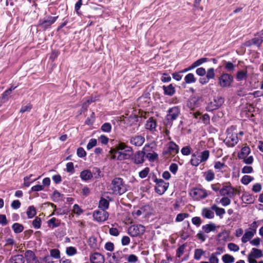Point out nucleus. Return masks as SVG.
<instances>
[{"label": "nucleus", "mask_w": 263, "mask_h": 263, "mask_svg": "<svg viewBox=\"0 0 263 263\" xmlns=\"http://www.w3.org/2000/svg\"><path fill=\"white\" fill-rule=\"evenodd\" d=\"M117 156L118 160L122 161L128 159L132 155L133 149L124 142H120L117 145Z\"/></svg>", "instance_id": "obj_1"}, {"label": "nucleus", "mask_w": 263, "mask_h": 263, "mask_svg": "<svg viewBox=\"0 0 263 263\" xmlns=\"http://www.w3.org/2000/svg\"><path fill=\"white\" fill-rule=\"evenodd\" d=\"M110 189L115 194L121 195L124 193L127 188L124 183L123 180L120 178H115L110 185Z\"/></svg>", "instance_id": "obj_2"}, {"label": "nucleus", "mask_w": 263, "mask_h": 263, "mask_svg": "<svg viewBox=\"0 0 263 263\" xmlns=\"http://www.w3.org/2000/svg\"><path fill=\"white\" fill-rule=\"evenodd\" d=\"M224 142L229 146H233L238 142L237 132L234 127L228 129Z\"/></svg>", "instance_id": "obj_3"}, {"label": "nucleus", "mask_w": 263, "mask_h": 263, "mask_svg": "<svg viewBox=\"0 0 263 263\" xmlns=\"http://www.w3.org/2000/svg\"><path fill=\"white\" fill-rule=\"evenodd\" d=\"M218 84L222 87H229L231 86L233 81V77L232 76L224 73L220 76L218 79Z\"/></svg>", "instance_id": "obj_4"}, {"label": "nucleus", "mask_w": 263, "mask_h": 263, "mask_svg": "<svg viewBox=\"0 0 263 263\" xmlns=\"http://www.w3.org/2000/svg\"><path fill=\"white\" fill-rule=\"evenodd\" d=\"M223 102L224 100L221 97H215L206 106V109L209 111L217 109L222 105Z\"/></svg>", "instance_id": "obj_5"}, {"label": "nucleus", "mask_w": 263, "mask_h": 263, "mask_svg": "<svg viewBox=\"0 0 263 263\" xmlns=\"http://www.w3.org/2000/svg\"><path fill=\"white\" fill-rule=\"evenodd\" d=\"M145 232V228L141 224L131 226L128 228V234L133 237L142 235Z\"/></svg>", "instance_id": "obj_6"}, {"label": "nucleus", "mask_w": 263, "mask_h": 263, "mask_svg": "<svg viewBox=\"0 0 263 263\" xmlns=\"http://www.w3.org/2000/svg\"><path fill=\"white\" fill-rule=\"evenodd\" d=\"M156 192L159 195L163 194L168 187V183L164 182L162 179H156Z\"/></svg>", "instance_id": "obj_7"}, {"label": "nucleus", "mask_w": 263, "mask_h": 263, "mask_svg": "<svg viewBox=\"0 0 263 263\" xmlns=\"http://www.w3.org/2000/svg\"><path fill=\"white\" fill-rule=\"evenodd\" d=\"M93 217L95 220L98 222L105 221L108 217V214L104 210L95 211L93 213Z\"/></svg>", "instance_id": "obj_8"}, {"label": "nucleus", "mask_w": 263, "mask_h": 263, "mask_svg": "<svg viewBox=\"0 0 263 263\" xmlns=\"http://www.w3.org/2000/svg\"><path fill=\"white\" fill-rule=\"evenodd\" d=\"M180 113L179 109L177 107H174L169 109L166 119L168 121L176 120Z\"/></svg>", "instance_id": "obj_9"}, {"label": "nucleus", "mask_w": 263, "mask_h": 263, "mask_svg": "<svg viewBox=\"0 0 263 263\" xmlns=\"http://www.w3.org/2000/svg\"><path fill=\"white\" fill-rule=\"evenodd\" d=\"M191 195L195 199L198 200L206 196V194L204 190L200 189H194L191 192Z\"/></svg>", "instance_id": "obj_10"}, {"label": "nucleus", "mask_w": 263, "mask_h": 263, "mask_svg": "<svg viewBox=\"0 0 263 263\" xmlns=\"http://www.w3.org/2000/svg\"><path fill=\"white\" fill-rule=\"evenodd\" d=\"M236 193L237 191L231 186H225L220 190L221 195L229 197L233 196Z\"/></svg>", "instance_id": "obj_11"}, {"label": "nucleus", "mask_w": 263, "mask_h": 263, "mask_svg": "<svg viewBox=\"0 0 263 263\" xmlns=\"http://www.w3.org/2000/svg\"><path fill=\"white\" fill-rule=\"evenodd\" d=\"M129 141L131 144L135 146H139L143 144L145 141V139L141 136L136 135L130 138Z\"/></svg>", "instance_id": "obj_12"}, {"label": "nucleus", "mask_w": 263, "mask_h": 263, "mask_svg": "<svg viewBox=\"0 0 263 263\" xmlns=\"http://www.w3.org/2000/svg\"><path fill=\"white\" fill-rule=\"evenodd\" d=\"M145 153L144 151H138L135 154L133 160L136 164H140L144 162Z\"/></svg>", "instance_id": "obj_13"}, {"label": "nucleus", "mask_w": 263, "mask_h": 263, "mask_svg": "<svg viewBox=\"0 0 263 263\" xmlns=\"http://www.w3.org/2000/svg\"><path fill=\"white\" fill-rule=\"evenodd\" d=\"M156 121L153 118H150L145 124V128L152 132L156 131Z\"/></svg>", "instance_id": "obj_14"}, {"label": "nucleus", "mask_w": 263, "mask_h": 263, "mask_svg": "<svg viewBox=\"0 0 263 263\" xmlns=\"http://www.w3.org/2000/svg\"><path fill=\"white\" fill-rule=\"evenodd\" d=\"M91 263H104V257L100 253H93L90 257Z\"/></svg>", "instance_id": "obj_15"}, {"label": "nucleus", "mask_w": 263, "mask_h": 263, "mask_svg": "<svg viewBox=\"0 0 263 263\" xmlns=\"http://www.w3.org/2000/svg\"><path fill=\"white\" fill-rule=\"evenodd\" d=\"M257 226V223L255 221H254L250 225V227L249 228L250 230L248 231V241H250L256 233Z\"/></svg>", "instance_id": "obj_16"}, {"label": "nucleus", "mask_w": 263, "mask_h": 263, "mask_svg": "<svg viewBox=\"0 0 263 263\" xmlns=\"http://www.w3.org/2000/svg\"><path fill=\"white\" fill-rule=\"evenodd\" d=\"M25 256L28 263H39L32 251H27L26 252Z\"/></svg>", "instance_id": "obj_17"}, {"label": "nucleus", "mask_w": 263, "mask_h": 263, "mask_svg": "<svg viewBox=\"0 0 263 263\" xmlns=\"http://www.w3.org/2000/svg\"><path fill=\"white\" fill-rule=\"evenodd\" d=\"M202 216L208 219H212L214 217V213L212 211V209L209 208H204L202 210L201 212Z\"/></svg>", "instance_id": "obj_18"}, {"label": "nucleus", "mask_w": 263, "mask_h": 263, "mask_svg": "<svg viewBox=\"0 0 263 263\" xmlns=\"http://www.w3.org/2000/svg\"><path fill=\"white\" fill-rule=\"evenodd\" d=\"M263 42V37L258 36L253 38L251 41H248V45L251 44L259 46Z\"/></svg>", "instance_id": "obj_19"}, {"label": "nucleus", "mask_w": 263, "mask_h": 263, "mask_svg": "<svg viewBox=\"0 0 263 263\" xmlns=\"http://www.w3.org/2000/svg\"><path fill=\"white\" fill-rule=\"evenodd\" d=\"M262 256V253L261 250L256 248H253L252 251L249 254L248 256L255 259L260 258Z\"/></svg>", "instance_id": "obj_20"}, {"label": "nucleus", "mask_w": 263, "mask_h": 263, "mask_svg": "<svg viewBox=\"0 0 263 263\" xmlns=\"http://www.w3.org/2000/svg\"><path fill=\"white\" fill-rule=\"evenodd\" d=\"M216 226L214 223L207 224L203 226L202 230L206 233H209L211 232H214L216 230Z\"/></svg>", "instance_id": "obj_21"}, {"label": "nucleus", "mask_w": 263, "mask_h": 263, "mask_svg": "<svg viewBox=\"0 0 263 263\" xmlns=\"http://www.w3.org/2000/svg\"><path fill=\"white\" fill-rule=\"evenodd\" d=\"M138 106L141 108L147 106L149 103V98L145 97H141L138 100Z\"/></svg>", "instance_id": "obj_22"}, {"label": "nucleus", "mask_w": 263, "mask_h": 263, "mask_svg": "<svg viewBox=\"0 0 263 263\" xmlns=\"http://www.w3.org/2000/svg\"><path fill=\"white\" fill-rule=\"evenodd\" d=\"M80 177L83 180H88L92 177V175L90 171L85 170L81 173Z\"/></svg>", "instance_id": "obj_23"}, {"label": "nucleus", "mask_w": 263, "mask_h": 263, "mask_svg": "<svg viewBox=\"0 0 263 263\" xmlns=\"http://www.w3.org/2000/svg\"><path fill=\"white\" fill-rule=\"evenodd\" d=\"M178 151V147L175 143L173 142L170 143L168 147V153L173 155L177 154Z\"/></svg>", "instance_id": "obj_24"}, {"label": "nucleus", "mask_w": 263, "mask_h": 263, "mask_svg": "<svg viewBox=\"0 0 263 263\" xmlns=\"http://www.w3.org/2000/svg\"><path fill=\"white\" fill-rule=\"evenodd\" d=\"M184 81L186 84L194 83L196 82V78L193 73H189L185 76Z\"/></svg>", "instance_id": "obj_25"}, {"label": "nucleus", "mask_w": 263, "mask_h": 263, "mask_svg": "<svg viewBox=\"0 0 263 263\" xmlns=\"http://www.w3.org/2000/svg\"><path fill=\"white\" fill-rule=\"evenodd\" d=\"M24 258L22 255H17L13 256L10 260V263H24Z\"/></svg>", "instance_id": "obj_26"}, {"label": "nucleus", "mask_w": 263, "mask_h": 263, "mask_svg": "<svg viewBox=\"0 0 263 263\" xmlns=\"http://www.w3.org/2000/svg\"><path fill=\"white\" fill-rule=\"evenodd\" d=\"M222 260L224 263H233L235 261V258L232 255L226 254L222 256Z\"/></svg>", "instance_id": "obj_27"}, {"label": "nucleus", "mask_w": 263, "mask_h": 263, "mask_svg": "<svg viewBox=\"0 0 263 263\" xmlns=\"http://www.w3.org/2000/svg\"><path fill=\"white\" fill-rule=\"evenodd\" d=\"M208 61V59L205 58H202L197 60L193 62L191 65L193 69L199 67Z\"/></svg>", "instance_id": "obj_28"}, {"label": "nucleus", "mask_w": 263, "mask_h": 263, "mask_svg": "<svg viewBox=\"0 0 263 263\" xmlns=\"http://www.w3.org/2000/svg\"><path fill=\"white\" fill-rule=\"evenodd\" d=\"M163 90L166 95L172 96L175 92V88L172 85V84H170L167 86H163Z\"/></svg>", "instance_id": "obj_29"}, {"label": "nucleus", "mask_w": 263, "mask_h": 263, "mask_svg": "<svg viewBox=\"0 0 263 263\" xmlns=\"http://www.w3.org/2000/svg\"><path fill=\"white\" fill-rule=\"evenodd\" d=\"M206 78L208 80L213 79L215 76L214 68H210L206 71Z\"/></svg>", "instance_id": "obj_30"}, {"label": "nucleus", "mask_w": 263, "mask_h": 263, "mask_svg": "<svg viewBox=\"0 0 263 263\" xmlns=\"http://www.w3.org/2000/svg\"><path fill=\"white\" fill-rule=\"evenodd\" d=\"M238 157L242 159L244 162H247V148L245 146L242 148L241 152L238 154Z\"/></svg>", "instance_id": "obj_31"}, {"label": "nucleus", "mask_w": 263, "mask_h": 263, "mask_svg": "<svg viewBox=\"0 0 263 263\" xmlns=\"http://www.w3.org/2000/svg\"><path fill=\"white\" fill-rule=\"evenodd\" d=\"M56 19V17H51L49 18L47 20L44 21L41 24V25L43 27H47L48 26H49L55 21Z\"/></svg>", "instance_id": "obj_32"}, {"label": "nucleus", "mask_w": 263, "mask_h": 263, "mask_svg": "<svg viewBox=\"0 0 263 263\" xmlns=\"http://www.w3.org/2000/svg\"><path fill=\"white\" fill-rule=\"evenodd\" d=\"M211 209L213 210H215L216 214L217 216H220L225 213V210L224 209L218 208L216 205H212Z\"/></svg>", "instance_id": "obj_33"}, {"label": "nucleus", "mask_w": 263, "mask_h": 263, "mask_svg": "<svg viewBox=\"0 0 263 263\" xmlns=\"http://www.w3.org/2000/svg\"><path fill=\"white\" fill-rule=\"evenodd\" d=\"M202 161L200 158V157H198L195 155H193L192 156V158L191 159V163L193 165L198 166Z\"/></svg>", "instance_id": "obj_34"}, {"label": "nucleus", "mask_w": 263, "mask_h": 263, "mask_svg": "<svg viewBox=\"0 0 263 263\" xmlns=\"http://www.w3.org/2000/svg\"><path fill=\"white\" fill-rule=\"evenodd\" d=\"M204 176L206 181H211L214 179L215 175L212 171H208L204 173Z\"/></svg>", "instance_id": "obj_35"}, {"label": "nucleus", "mask_w": 263, "mask_h": 263, "mask_svg": "<svg viewBox=\"0 0 263 263\" xmlns=\"http://www.w3.org/2000/svg\"><path fill=\"white\" fill-rule=\"evenodd\" d=\"M27 214L29 218H31L34 217L36 214V210L34 206H30L28 208Z\"/></svg>", "instance_id": "obj_36"}, {"label": "nucleus", "mask_w": 263, "mask_h": 263, "mask_svg": "<svg viewBox=\"0 0 263 263\" xmlns=\"http://www.w3.org/2000/svg\"><path fill=\"white\" fill-rule=\"evenodd\" d=\"M225 69L229 72L234 70L235 65L230 62H226L224 64Z\"/></svg>", "instance_id": "obj_37"}, {"label": "nucleus", "mask_w": 263, "mask_h": 263, "mask_svg": "<svg viewBox=\"0 0 263 263\" xmlns=\"http://www.w3.org/2000/svg\"><path fill=\"white\" fill-rule=\"evenodd\" d=\"M108 201L105 199H101L99 202V207L104 210L108 208Z\"/></svg>", "instance_id": "obj_38"}, {"label": "nucleus", "mask_w": 263, "mask_h": 263, "mask_svg": "<svg viewBox=\"0 0 263 263\" xmlns=\"http://www.w3.org/2000/svg\"><path fill=\"white\" fill-rule=\"evenodd\" d=\"M204 252L200 249H196L194 253V258L196 260H200Z\"/></svg>", "instance_id": "obj_39"}, {"label": "nucleus", "mask_w": 263, "mask_h": 263, "mask_svg": "<svg viewBox=\"0 0 263 263\" xmlns=\"http://www.w3.org/2000/svg\"><path fill=\"white\" fill-rule=\"evenodd\" d=\"M209 155L210 153L208 151H204L202 152L200 156V158L202 162L206 161L208 159Z\"/></svg>", "instance_id": "obj_40"}, {"label": "nucleus", "mask_w": 263, "mask_h": 263, "mask_svg": "<svg viewBox=\"0 0 263 263\" xmlns=\"http://www.w3.org/2000/svg\"><path fill=\"white\" fill-rule=\"evenodd\" d=\"M247 77L246 73L245 71L240 70L237 72L236 76V79L239 81H242L245 80Z\"/></svg>", "instance_id": "obj_41"}, {"label": "nucleus", "mask_w": 263, "mask_h": 263, "mask_svg": "<svg viewBox=\"0 0 263 263\" xmlns=\"http://www.w3.org/2000/svg\"><path fill=\"white\" fill-rule=\"evenodd\" d=\"M12 229L15 233H20L23 230V227L19 223H15L12 226Z\"/></svg>", "instance_id": "obj_42"}, {"label": "nucleus", "mask_w": 263, "mask_h": 263, "mask_svg": "<svg viewBox=\"0 0 263 263\" xmlns=\"http://www.w3.org/2000/svg\"><path fill=\"white\" fill-rule=\"evenodd\" d=\"M111 129V125L108 123H105L103 124L101 127V129L104 132L109 133L110 132Z\"/></svg>", "instance_id": "obj_43"}, {"label": "nucleus", "mask_w": 263, "mask_h": 263, "mask_svg": "<svg viewBox=\"0 0 263 263\" xmlns=\"http://www.w3.org/2000/svg\"><path fill=\"white\" fill-rule=\"evenodd\" d=\"M189 216L187 213H180L177 215L176 220L177 222H180Z\"/></svg>", "instance_id": "obj_44"}, {"label": "nucleus", "mask_w": 263, "mask_h": 263, "mask_svg": "<svg viewBox=\"0 0 263 263\" xmlns=\"http://www.w3.org/2000/svg\"><path fill=\"white\" fill-rule=\"evenodd\" d=\"M228 248L231 251L237 252L239 248V247L234 243H230L228 245Z\"/></svg>", "instance_id": "obj_45"}, {"label": "nucleus", "mask_w": 263, "mask_h": 263, "mask_svg": "<svg viewBox=\"0 0 263 263\" xmlns=\"http://www.w3.org/2000/svg\"><path fill=\"white\" fill-rule=\"evenodd\" d=\"M97 141L95 139H91L87 145V149H90L97 145Z\"/></svg>", "instance_id": "obj_46"}, {"label": "nucleus", "mask_w": 263, "mask_h": 263, "mask_svg": "<svg viewBox=\"0 0 263 263\" xmlns=\"http://www.w3.org/2000/svg\"><path fill=\"white\" fill-rule=\"evenodd\" d=\"M226 167V165L223 162L217 161L215 163L214 168L217 170H222Z\"/></svg>", "instance_id": "obj_47"}, {"label": "nucleus", "mask_w": 263, "mask_h": 263, "mask_svg": "<svg viewBox=\"0 0 263 263\" xmlns=\"http://www.w3.org/2000/svg\"><path fill=\"white\" fill-rule=\"evenodd\" d=\"M149 169L148 167L145 168L144 170L139 172V177L141 178H145L149 173Z\"/></svg>", "instance_id": "obj_48"}, {"label": "nucleus", "mask_w": 263, "mask_h": 263, "mask_svg": "<svg viewBox=\"0 0 263 263\" xmlns=\"http://www.w3.org/2000/svg\"><path fill=\"white\" fill-rule=\"evenodd\" d=\"M210 263H219V260L218 257L215 254H211L209 258Z\"/></svg>", "instance_id": "obj_49"}, {"label": "nucleus", "mask_w": 263, "mask_h": 263, "mask_svg": "<svg viewBox=\"0 0 263 263\" xmlns=\"http://www.w3.org/2000/svg\"><path fill=\"white\" fill-rule=\"evenodd\" d=\"M196 73L200 76V77H203L204 76L206 73V70L203 67H199L196 70Z\"/></svg>", "instance_id": "obj_50"}, {"label": "nucleus", "mask_w": 263, "mask_h": 263, "mask_svg": "<svg viewBox=\"0 0 263 263\" xmlns=\"http://www.w3.org/2000/svg\"><path fill=\"white\" fill-rule=\"evenodd\" d=\"M50 255L56 259H58L60 257V251L57 249H52L50 251Z\"/></svg>", "instance_id": "obj_51"}, {"label": "nucleus", "mask_w": 263, "mask_h": 263, "mask_svg": "<svg viewBox=\"0 0 263 263\" xmlns=\"http://www.w3.org/2000/svg\"><path fill=\"white\" fill-rule=\"evenodd\" d=\"M144 214V210L143 209H137L134 210L133 212V215L135 218H137L140 215Z\"/></svg>", "instance_id": "obj_52"}, {"label": "nucleus", "mask_w": 263, "mask_h": 263, "mask_svg": "<svg viewBox=\"0 0 263 263\" xmlns=\"http://www.w3.org/2000/svg\"><path fill=\"white\" fill-rule=\"evenodd\" d=\"M117 151V146L115 148L111 149L109 151V153L111 154L110 159H117L118 160V157L117 156L118 154H117L116 152Z\"/></svg>", "instance_id": "obj_53"}, {"label": "nucleus", "mask_w": 263, "mask_h": 263, "mask_svg": "<svg viewBox=\"0 0 263 263\" xmlns=\"http://www.w3.org/2000/svg\"><path fill=\"white\" fill-rule=\"evenodd\" d=\"M172 77L174 80L177 81H179L182 79V75L181 74L180 71H179L173 73L172 74Z\"/></svg>", "instance_id": "obj_54"}, {"label": "nucleus", "mask_w": 263, "mask_h": 263, "mask_svg": "<svg viewBox=\"0 0 263 263\" xmlns=\"http://www.w3.org/2000/svg\"><path fill=\"white\" fill-rule=\"evenodd\" d=\"M31 108H32V105L30 104H28L26 105L22 106L20 110V112L22 113H23L25 112H29L30 111Z\"/></svg>", "instance_id": "obj_55"}, {"label": "nucleus", "mask_w": 263, "mask_h": 263, "mask_svg": "<svg viewBox=\"0 0 263 263\" xmlns=\"http://www.w3.org/2000/svg\"><path fill=\"white\" fill-rule=\"evenodd\" d=\"M41 220L39 217H36L33 221V226L35 228L39 229L41 226Z\"/></svg>", "instance_id": "obj_56"}, {"label": "nucleus", "mask_w": 263, "mask_h": 263, "mask_svg": "<svg viewBox=\"0 0 263 263\" xmlns=\"http://www.w3.org/2000/svg\"><path fill=\"white\" fill-rule=\"evenodd\" d=\"M77 153V155L79 157H84L86 155V152L82 147H79L78 148Z\"/></svg>", "instance_id": "obj_57"}, {"label": "nucleus", "mask_w": 263, "mask_h": 263, "mask_svg": "<svg viewBox=\"0 0 263 263\" xmlns=\"http://www.w3.org/2000/svg\"><path fill=\"white\" fill-rule=\"evenodd\" d=\"M73 212L76 214L80 215L82 213V210L78 204H74L73 206Z\"/></svg>", "instance_id": "obj_58"}, {"label": "nucleus", "mask_w": 263, "mask_h": 263, "mask_svg": "<svg viewBox=\"0 0 263 263\" xmlns=\"http://www.w3.org/2000/svg\"><path fill=\"white\" fill-rule=\"evenodd\" d=\"M66 253L68 255H73L76 253V250L74 248L70 247L67 248L66 249Z\"/></svg>", "instance_id": "obj_59"}, {"label": "nucleus", "mask_w": 263, "mask_h": 263, "mask_svg": "<svg viewBox=\"0 0 263 263\" xmlns=\"http://www.w3.org/2000/svg\"><path fill=\"white\" fill-rule=\"evenodd\" d=\"M147 158L151 161H154L156 159H157L158 157V155L153 152L152 153H148L146 155Z\"/></svg>", "instance_id": "obj_60"}, {"label": "nucleus", "mask_w": 263, "mask_h": 263, "mask_svg": "<svg viewBox=\"0 0 263 263\" xmlns=\"http://www.w3.org/2000/svg\"><path fill=\"white\" fill-rule=\"evenodd\" d=\"M127 260L129 262H135L138 260V258L136 255L134 254H130L128 256Z\"/></svg>", "instance_id": "obj_61"}, {"label": "nucleus", "mask_w": 263, "mask_h": 263, "mask_svg": "<svg viewBox=\"0 0 263 263\" xmlns=\"http://www.w3.org/2000/svg\"><path fill=\"white\" fill-rule=\"evenodd\" d=\"M261 189V184L259 183H257L253 186L252 191L255 193H258L260 191Z\"/></svg>", "instance_id": "obj_62"}, {"label": "nucleus", "mask_w": 263, "mask_h": 263, "mask_svg": "<svg viewBox=\"0 0 263 263\" xmlns=\"http://www.w3.org/2000/svg\"><path fill=\"white\" fill-rule=\"evenodd\" d=\"M32 175H30L28 176H26L25 177H24V185L25 186H27V187H28L30 184H31V182H30V178L32 177Z\"/></svg>", "instance_id": "obj_63"}, {"label": "nucleus", "mask_w": 263, "mask_h": 263, "mask_svg": "<svg viewBox=\"0 0 263 263\" xmlns=\"http://www.w3.org/2000/svg\"><path fill=\"white\" fill-rule=\"evenodd\" d=\"M44 188L43 187V186H42V185L40 184L34 185L31 187V190L34 192L43 191L44 190Z\"/></svg>", "instance_id": "obj_64"}]
</instances>
